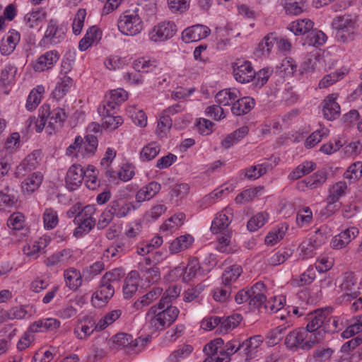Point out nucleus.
<instances>
[{
  "instance_id": "1",
  "label": "nucleus",
  "mask_w": 362,
  "mask_h": 362,
  "mask_svg": "<svg viewBox=\"0 0 362 362\" xmlns=\"http://www.w3.org/2000/svg\"><path fill=\"white\" fill-rule=\"evenodd\" d=\"M243 347V343L233 339L228 341L224 346L221 338H216L207 343L203 351L207 357L203 362H229L230 356Z\"/></svg>"
},
{
  "instance_id": "2",
  "label": "nucleus",
  "mask_w": 362,
  "mask_h": 362,
  "mask_svg": "<svg viewBox=\"0 0 362 362\" xmlns=\"http://www.w3.org/2000/svg\"><path fill=\"white\" fill-rule=\"evenodd\" d=\"M98 146V138L93 134L85 137L76 136L74 142L66 148V156L77 161L87 159L95 155Z\"/></svg>"
},
{
  "instance_id": "3",
  "label": "nucleus",
  "mask_w": 362,
  "mask_h": 362,
  "mask_svg": "<svg viewBox=\"0 0 362 362\" xmlns=\"http://www.w3.org/2000/svg\"><path fill=\"white\" fill-rule=\"evenodd\" d=\"M324 340V333H310L305 328L296 329L288 333L285 339V344L292 350L301 349H310L315 344Z\"/></svg>"
},
{
  "instance_id": "4",
  "label": "nucleus",
  "mask_w": 362,
  "mask_h": 362,
  "mask_svg": "<svg viewBox=\"0 0 362 362\" xmlns=\"http://www.w3.org/2000/svg\"><path fill=\"white\" fill-rule=\"evenodd\" d=\"M338 41L347 43L353 41L358 33V18L356 15L345 13L336 16L332 23Z\"/></svg>"
},
{
  "instance_id": "5",
  "label": "nucleus",
  "mask_w": 362,
  "mask_h": 362,
  "mask_svg": "<svg viewBox=\"0 0 362 362\" xmlns=\"http://www.w3.org/2000/svg\"><path fill=\"white\" fill-rule=\"evenodd\" d=\"M179 310L174 306L160 305L152 306L146 315V320L156 329L170 326L177 318Z\"/></svg>"
},
{
  "instance_id": "6",
  "label": "nucleus",
  "mask_w": 362,
  "mask_h": 362,
  "mask_svg": "<svg viewBox=\"0 0 362 362\" xmlns=\"http://www.w3.org/2000/svg\"><path fill=\"white\" fill-rule=\"evenodd\" d=\"M138 12L139 10L136 8L127 11L120 15L117 27L123 35L134 36L143 30V21Z\"/></svg>"
},
{
  "instance_id": "7",
  "label": "nucleus",
  "mask_w": 362,
  "mask_h": 362,
  "mask_svg": "<svg viewBox=\"0 0 362 362\" xmlns=\"http://www.w3.org/2000/svg\"><path fill=\"white\" fill-rule=\"evenodd\" d=\"M96 211L95 205H86L82 206L78 217L74 220V223L77 227L74 230V235L76 238H81L88 233L95 226L96 220L94 215Z\"/></svg>"
},
{
  "instance_id": "8",
  "label": "nucleus",
  "mask_w": 362,
  "mask_h": 362,
  "mask_svg": "<svg viewBox=\"0 0 362 362\" xmlns=\"http://www.w3.org/2000/svg\"><path fill=\"white\" fill-rule=\"evenodd\" d=\"M175 23L170 21L158 22L148 30L149 41L155 44H160L171 39L177 33Z\"/></svg>"
},
{
  "instance_id": "9",
  "label": "nucleus",
  "mask_w": 362,
  "mask_h": 362,
  "mask_svg": "<svg viewBox=\"0 0 362 362\" xmlns=\"http://www.w3.org/2000/svg\"><path fill=\"white\" fill-rule=\"evenodd\" d=\"M326 241V237L320 229L316 230L310 238L303 240L298 247L299 259H308L315 255V250L320 248Z\"/></svg>"
},
{
  "instance_id": "10",
  "label": "nucleus",
  "mask_w": 362,
  "mask_h": 362,
  "mask_svg": "<svg viewBox=\"0 0 362 362\" xmlns=\"http://www.w3.org/2000/svg\"><path fill=\"white\" fill-rule=\"evenodd\" d=\"M81 254L78 249L65 248L47 257L45 264L47 267L69 265L76 262Z\"/></svg>"
},
{
  "instance_id": "11",
  "label": "nucleus",
  "mask_w": 362,
  "mask_h": 362,
  "mask_svg": "<svg viewBox=\"0 0 362 362\" xmlns=\"http://www.w3.org/2000/svg\"><path fill=\"white\" fill-rule=\"evenodd\" d=\"M128 99V93L123 88H116L105 94V99L98 107V113L104 115L113 111Z\"/></svg>"
},
{
  "instance_id": "12",
  "label": "nucleus",
  "mask_w": 362,
  "mask_h": 362,
  "mask_svg": "<svg viewBox=\"0 0 362 362\" xmlns=\"http://www.w3.org/2000/svg\"><path fill=\"white\" fill-rule=\"evenodd\" d=\"M66 37L65 31L58 21L51 19L47 23L44 36L40 42L41 46L56 45L62 42Z\"/></svg>"
},
{
  "instance_id": "13",
  "label": "nucleus",
  "mask_w": 362,
  "mask_h": 362,
  "mask_svg": "<svg viewBox=\"0 0 362 362\" xmlns=\"http://www.w3.org/2000/svg\"><path fill=\"white\" fill-rule=\"evenodd\" d=\"M233 74L235 80L240 83H247L255 78V70L251 62L238 59L233 63Z\"/></svg>"
},
{
  "instance_id": "14",
  "label": "nucleus",
  "mask_w": 362,
  "mask_h": 362,
  "mask_svg": "<svg viewBox=\"0 0 362 362\" xmlns=\"http://www.w3.org/2000/svg\"><path fill=\"white\" fill-rule=\"evenodd\" d=\"M286 310L287 311V315H284L281 314L279 317L280 319L282 320H284L285 322L283 323L282 325H279L274 329V332L271 334V338L267 342L269 346L277 344L279 342V341L281 339V337H279L278 336H276L277 334H280L283 333L286 329L293 326V325L294 323V318L291 315V313H292V314L293 315H296L298 317L302 316L303 315V313L302 312H300L298 307H293V306L288 305L286 307Z\"/></svg>"
},
{
  "instance_id": "15",
  "label": "nucleus",
  "mask_w": 362,
  "mask_h": 362,
  "mask_svg": "<svg viewBox=\"0 0 362 362\" xmlns=\"http://www.w3.org/2000/svg\"><path fill=\"white\" fill-rule=\"evenodd\" d=\"M339 288L341 292L343 301H349L358 297L357 279L353 272H347L343 274L341 283Z\"/></svg>"
},
{
  "instance_id": "16",
  "label": "nucleus",
  "mask_w": 362,
  "mask_h": 362,
  "mask_svg": "<svg viewBox=\"0 0 362 362\" xmlns=\"http://www.w3.org/2000/svg\"><path fill=\"white\" fill-rule=\"evenodd\" d=\"M98 322H95L90 315H84L78 320L77 324L74 329V334L78 339H86L95 330L98 329Z\"/></svg>"
},
{
  "instance_id": "17",
  "label": "nucleus",
  "mask_w": 362,
  "mask_h": 362,
  "mask_svg": "<svg viewBox=\"0 0 362 362\" xmlns=\"http://www.w3.org/2000/svg\"><path fill=\"white\" fill-rule=\"evenodd\" d=\"M330 313L331 310L327 308L317 310L310 313L308 316V322L305 329L310 333H317L318 331L324 332L325 325Z\"/></svg>"
},
{
  "instance_id": "18",
  "label": "nucleus",
  "mask_w": 362,
  "mask_h": 362,
  "mask_svg": "<svg viewBox=\"0 0 362 362\" xmlns=\"http://www.w3.org/2000/svg\"><path fill=\"white\" fill-rule=\"evenodd\" d=\"M349 189L347 183L344 180L336 182L331 185L328 189L327 197V205L326 210L333 212L335 209L334 204L337 203L340 199L345 197L349 192Z\"/></svg>"
},
{
  "instance_id": "19",
  "label": "nucleus",
  "mask_w": 362,
  "mask_h": 362,
  "mask_svg": "<svg viewBox=\"0 0 362 362\" xmlns=\"http://www.w3.org/2000/svg\"><path fill=\"white\" fill-rule=\"evenodd\" d=\"M233 218V210L226 207L218 212L211 222L210 230L214 234L223 232L228 228Z\"/></svg>"
},
{
  "instance_id": "20",
  "label": "nucleus",
  "mask_w": 362,
  "mask_h": 362,
  "mask_svg": "<svg viewBox=\"0 0 362 362\" xmlns=\"http://www.w3.org/2000/svg\"><path fill=\"white\" fill-rule=\"evenodd\" d=\"M60 57L56 49L47 51L40 55L33 63V68L36 72H43L52 69Z\"/></svg>"
},
{
  "instance_id": "21",
  "label": "nucleus",
  "mask_w": 362,
  "mask_h": 362,
  "mask_svg": "<svg viewBox=\"0 0 362 362\" xmlns=\"http://www.w3.org/2000/svg\"><path fill=\"white\" fill-rule=\"evenodd\" d=\"M84 169L79 164H73L68 169L65 177V184L69 191L76 190L83 183Z\"/></svg>"
},
{
  "instance_id": "22",
  "label": "nucleus",
  "mask_w": 362,
  "mask_h": 362,
  "mask_svg": "<svg viewBox=\"0 0 362 362\" xmlns=\"http://www.w3.org/2000/svg\"><path fill=\"white\" fill-rule=\"evenodd\" d=\"M40 155L41 152L40 151H34L33 153L26 156L17 166L15 172L16 177H23L28 173L35 170L39 164Z\"/></svg>"
},
{
  "instance_id": "23",
  "label": "nucleus",
  "mask_w": 362,
  "mask_h": 362,
  "mask_svg": "<svg viewBox=\"0 0 362 362\" xmlns=\"http://www.w3.org/2000/svg\"><path fill=\"white\" fill-rule=\"evenodd\" d=\"M327 173L325 170H318L311 176L298 182V190L305 191L308 188L313 189L320 187L327 180Z\"/></svg>"
},
{
  "instance_id": "24",
  "label": "nucleus",
  "mask_w": 362,
  "mask_h": 362,
  "mask_svg": "<svg viewBox=\"0 0 362 362\" xmlns=\"http://www.w3.org/2000/svg\"><path fill=\"white\" fill-rule=\"evenodd\" d=\"M210 33L211 30L207 26L197 24L185 29L182 33V38L187 43L197 42L206 38Z\"/></svg>"
},
{
  "instance_id": "25",
  "label": "nucleus",
  "mask_w": 362,
  "mask_h": 362,
  "mask_svg": "<svg viewBox=\"0 0 362 362\" xmlns=\"http://www.w3.org/2000/svg\"><path fill=\"white\" fill-rule=\"evenodd\" d=\"M337 93H332L327 95L322 102V112L327 120H334L340 115V106L337 102Z\"/></svg>"
},
{
  "instance_id": "26",
  "label": "nucleus",
  "mask_w": 362,
  "mask_h": 362,
  "mask_svg": "<svg viewBox=\"0 0 362 362\" xmlns=\"http://www.w3.org/2000/svg\"><path fill=\"white\" fill-rule=\"evenodd\" d=\"M21 35L18 32L11 30L1 40L0 52L3 56L10 55L15 50L20 42Z\"/></svg>"
},
{
  "instance_id": "27",
  "label": "nucleus",
  "mask_w": 362,
  "mask_h": 362,
  "mask_svg": "<svg viewBox=\"0 0 362 362\" xmlns=\"http://www.w3.org/2000/svg\"><path fill=\"white\" fill-rule=\"evenodd\" d=\"M358 230L355 227H351L341 231L332 239L330 243L331 247L334 250L344 248L358 235Z\"/></svg>"
},
{
  "instance_id": "28",
  "label": "nucleus",
  "mask_w": 362,
  "mask_h": 362,
  "mask_svg": "<svg viewBox=\"0 0 362 362\" xmlns=\"http://www.w3.org/2000/svg\"><path fill=\"white\" fill-rule=\"evenodd\" d=\"M175 274L182 276L184 282H189L200 272V265L197 259L194 258L188 262L186 267H177L175 269Z\"/></svg>"
},
{
  "instance_id": "29",
  "label": "nucleus",
  "mask_w": 362,
  "mask_h": 362,
  "mask_svg": "<svg viewBox=\"0 0 362 362\" xmlns=\"http://www.w3.org/2000/svg\"><path fill=\"white\" fill-rule=\"evenodd\" d=\"M51 242L48 235H43L37 240H31L23 247V252L29 257H37L39 252L45 249Z\"/></svg>"
},
{
  "instance_id": "30",
  "label": "nucleus",
  "mask_w": 362,
  "mask_h": 362,
  "mask_svg": "<svg viewBox=\"0 0 362 362\" xmlns=\"http://www.w3.org/2000/svg\"><path fill=\"white\" fill-rule=\"evenodd\" d=\"M64 283L69 290L76 291L83 284V276L79 269L75 267H69L64 271Z\"/></svg>"
},
{
  "instance_id": "31",
  "label": "nucleus",
  "mask_w": 362,
  "mask_h": 362,
  "mask_svg": "<svg viewBox=\"0 0 362 362\" xmlns=\"http://www.w3.org/2000/svg\"><path fill=\"white\" fill-rule=\"evenodd\" d=\"M115 288L112 284L100 283L99 288L93 294L92 302L95 305L103 306L114 295Z\"/></svg>"
},
{
  "instance_id": "32",
  "label": "nucleus",
  "mask_w": 362,
  "mask_h": 362,
  "mask_svg": "<svg viewBox=\"0 0 362 362\" xmlns=\"http://www.w3.org/2000/svg\"><path fill=\"white\" fill-rule=\"evenodd\" d=\"M250 305L254 308H259L266 303V287L264 283L257 282L250 288Z\"/></svg>"
},
{
  "instance_id": "33",
  "label": "nucleus",
  "mask_w": 362,
  "mask_h": 362,
  "mask_svg": "<svg viewBox=\"0 0 362 362\" xmlns=\"http://www.w3.org/2000/svg\"><path fill=\"white\" fill-rule=\"evenodd\" d=\"M241 96L240 92L236 88H225L218 91L215 95L216 102L223 106H233V104Z\"/></svg>"
},
{
  "instance_id": "34",
  "label": "nucleus",
  "mask_w": 362,
  "mask_h": 362,
  "mask_svg": "<svg viewBox=\"0 0 362 362\" xmlns=\"http://www.w3.org/2000/svg\"><path fill=\"white\" fill-rule=\"evenodd\" d=\"M233 185H228L227 184L223 185L221 187L215 189L211 193L204 196L200 200V206L207 208L212 204H215L225 193V192H230L234 189Z\"/></svg>"
},
{
  "instance_id": "35",
  "label": "nucleus",
  "mask_w": 362,
  "mask_h": 362,
  "mask_svg": "<svg viewBox=\"0 0 362 362\" xmlns=\"http://www.w3.org/2000/svg\"><path fill=\"white\" fill-rule=\"evenodd\" d=\"M288 229L286 223H281L268 232L264 238V243L267 246H274L281 241Z\"/></svg>"
},
{
  "instance_id": "36",
  "label": "nucleus",
  "mask_w": 362,
  "mask_h": 362,
  "mask_svg": "<svg viewBox=\"0 0 362 362\" xmlns=\"http://www.w3.org/2000/svg\"><path fill=\"white\" fill-rule=\"evenodd\" d=\"M194 242V237L190 234L182 235L174 239L170 244L169 251L171 254H177L188 250Z\"/></svg>"
},
{
  "instance_id": "37",
  "label": "nucleus",
  "mask_w": 362,
  "mask_h": 362,
  "mask_svg": "<svg viewBox=\"0 0 362 362\" xmlns=\"http://www.w3.org/2000/svg\"><path fill=\"white\" fill-rule=\"evenodd\" d=\"M108 206L115 216L117 218H124L127 216L131 211L136 209L139 206H135L133 203L127 202L120 199L112 201Z\"/></svg>"
},
{
  "instance_id": "38",
  "label": "nucleus",
  "mask_w": 362,
  "mask_h": 362,
  "mask_svg": "<svg viewBox=\"0 0 362 362\" xmlns=\"http://www.w3.org/2000/svg\"><path fill=\"white\" fill-rule=\"evenodd\" d=\"M161 186L157 182H151L142 187L136 194V201L141 203L148 201L155 197L160 190Z\"/></svg>"
},
{
  "instance_id": "39",
  "label": "nucleus",
  "mask_w": 362,
  "mask_h": 362,
  "mask_svg": "<svg viewBox=\"0 0 362 362\" xmlns=\"http://www.w3.org/2000/svg\"><path fill=\"white\" fill-rule=\"evenodd\" d=\"M112 342L115 349H124L132 351L137 346L136 339H134L132 335L127 333H118L112 337Z\"/></svg>"
},
{
  "instance_id": "40",
  "label": "nucleus",
  "mask_w": 362,
  "mask_h": 362,
  "mask_svg": "<svg viewBox=\"0 0 362 362\" xmlns=\"http://www.w3.org/2000/svg\"><path fill=\"white\" fill-rule=\"evenodd\" d=\"M255 105V100L251 97L238 98L233 104L231 112L237 116L244 115L250 112Z\"/></svg>"
},
{
  "instance_id": "41",
  "label": "nucleus",
  "mask_w": 362,
  "mask_h": 362,
  "mask_svg": "<svg viewBox=\"0 0 362 362\" xmlns=\"http://www.w3.org/2000/svg\"><path fill=\"white\" fill-rule=\"evenodd\" d=\"M101 37V32L96 26L90 27L83 37L79 41L78 49L81 52L86 51L91 45L98 41Z\"/></svg>"
},
{
  "instance_id": "42",
  "label": "nucleus",
  "mask_w": 362,
  "mask_h": 362,
  "mask_svg": "<svg viewBox=\"0 0 362 362\" xmlns=\"http://www.w3.org/2000/svg\"><path fill=\"white\" fill-rule=\"evenodd\" d=\"M276 44V36L274 33L267 35L258 44L256 48V54L259 57H269L272 50Z\"/></svg>"
},
{
  "instance_id": "43",
  "label": "nucleus",
  "mask_w": 362,
  "mask_h": 362,
  "mask_svg": "<svg viewBox=\"0 0 362 362\" xmlns=\"http://www.w3.org/2000/svg\"><path fill=\"white\" fill-rule=\"evenodd\" d=\"M162 293L163 288L160 287H154L135 301L134 307L137 310H142L144 307L149 305L154 300L159 298Z\"/></svg>"
},
{
  "instance_id": "44",
  "label": "nucleus",
  "mask_w": 362,
  "mask_h": 362,
  "mask_svg": "<svg viewBox=\"0 0 362 362\" xmlns=\"http://www.w3.org/2000/svg\"><path fill=\"white\" fill-rule=\"evenodd\" d=\"M185 217V214L182 212L174 214L161 225L160 230L167 234L173 233L183 225Z\"/></svg>"
},
{
  "instance_id": "45",
  "label": "nucleus",
  "mask_w": 362,
  "mask_h": 362,
  "mask_svg": "<svg viewBox=\"0 0 362 362\" xmlns=\"http://www.w3.org/2000/svg\"><path fill=\"white\" fill-rule=\"evenodd\" d=\"M313 28V23L308 18L297 19L290 23L287 28L295 35H305L309 33Z\"/></svg>"
},
{
  "instance_id": "46",
  "label": "nucleus",
  "mask_w": 362,
  "mask_h": 362,
  "mask_svg": "<svg viewBox=\"0 0 362 362\" xmlns=\"http://www.w3.org/2000/svg\"><path fill=\"white\" fill-rule=\"evenodd\" d=\"M73 85V79L68 76H63L59 78L55 88L52 91V96L56 100H61L70 90Z\"/></svg>"
},
{
  "instance_id": "47",
  "label": "nucleus",
  "mask_w": 362,
  "mask_h": 362,
  "mask_svg": "<svg viewBox=\"0 0 362 362\" xmlns=\"http://www.w3.org/2000/svg\"><path fill=\"white\" fill-rule=\"evenodd\" d=\"M249 132L247 126H243L232 133L228 134L221 141V146L228 149L241 141Z\"/></svg>"
},
{
  "instance_id": "48",
  "label": "nucleus",
  "mask_w": 362,
  "mask_h": 362,
  "mask_svg": "<svg viewBox=\"0 0 362 362\" xmlns=\"http://www.w3.org/2000/svg\"><path fill=\"white\" fill-rule=\"evenodd\" d=\"M315 269L310 265L307 269L300 276H293L291 285L296 287H300L311 284L316 279Z\"/></svg>"
},
{
  "instance_id": "49",
  "label": "nucleus",
  "mask_w": 362,
  "mask_h": 362,
  "mask_svg": "<svg viewBox=\"0 0 362 362\" xmlns=\"http://www.w3.org/2000/svg\"><path fill=\"white\" fill-rule=\"evenodd\" d=\"M139 274L136 271H132L125 279L123 293L125 298H131L137 291Z\"/></svg>"
},
{
  "instance_id": "50",
  "label": "nucleus",
  "mask_w": 362,
  "mask_h": 362,
  "mask_svg": "<svg viewBox=\"0 0 362 362\" xmlns=\"http://www.w3.org/2000/svg\"><path fill=\"white\" fill-rule=\"evenodd\" d=\"M43 175L40 172H35L29 175L22 182L21 187L23 192L33 193L39 188L42 184Z\"/></svg>"
},
{
  "instance_id": "51",
  "label": "nucleus",
  "mask_w": 362,
  "mask_h": 362,
  "mask_svg": "<svg viewBox=\"0 0 362 362\" xmlns=\"http://www.w3.org/2000/svg\"><path fill=\"white\" fill-rule=\"evenodd\" d=\"M45 93L43 85H37L30 92L25 104V107L29 111L34 110L41 102L42 95Z\"/></svg>"
},
{
  "instance_id": "52",
  "label": "nucleus",
  "mask_w": 362,
  "mask_h": 362,
  "mask_svg": "<svg viewBox=\"0 0 362 362\" xmlns=\"http://www.w3.org/2000/svg\"><path fill=\"white\" fill-rule=\"evenodd\" d=\"M349 72V69L341 67V69L325 76L319 82V88H326L338 81L342 79Z\"/></svg>"
},
{
  "instance_id": "53",
  "label": "nucleus",
  "mask_w": 362,
  "mask_h": 362,
  "mask_svg": "<svg viewBox=\"0 0 362 362\" xmlns=\"http://www.w3.org/2000/svg\"><path fill=\"white\" fill-rule=\"evenodd\" d=\"M46 18V13L42 8H38L27 13L25 21L28 27L30 28H40Z\"/></svg>"
},
{
  "instance_id": "54",
  "label": "nucleus",
  "mask_w": 362,
  "mask_h": 362,
  "mask_svg": "<svg viewBox=\"0 0 362 362\" xmlns=\"http://www.w3.org/2000/svg\"><path fill=\"white\" fill-rule=\"evenodd\" d=\"M160 151V146L158 142H149L141 148L139 153V159L142 162H148L153 160Z\"/></svg>"
},
{
  "instance_id": "55",
  "label": "nucleus",
  "mask_w": 362,
  "mask_h": 362,
  "mask_svg": "<svg viewBox=\"0 0 362 362\" xmlns=\"http://www.w3.org/2000/svg\"><path fill=\"white\" fill-rule=\"evenodd\" d=\"M67 118L64 109L56 107L51 110L49 107V114L48 117V127L54 129L62 127Z\"/></svg>"
},
{
  "instance_id": "56",
  "label": "nucleus",
  "mask_w": 362,
  "mask_h": 362,
  "mask_svg": "<svg viewBox=\"0 0 362 362\" xmlns=\"http://www.w3.org/2000/svg\"><path fill=\"white\" fill-rule=\"evenodd\" d=\"M270 215L267 211L258 212L247 221V228L251 232L257 231L263 227L269 220Z\"/></svg>"
},
{
  "instance_id": "57",
  "label": "nucleus",
  "mask_w": 362,
  "mask_h": 362,
  "mask_svg": "<svg viewBox=\"0 0 362 362\" xmlns=\"http://www.w3.org/2000/svg\"><path fill=\"white\" fill-rule=\"evenodd\" d=\"M241 320L242 316L240 314H234L226 317H221L218 327L219 332L226 334L230 332L238 327Z\"/></svg>"
},
{
  "instance_id": "58",
  "label": "nucleus",
  "mask_w": 362,
  "mask_h": 362,
  "mask_svg": "<svg viewBox=\"0 0 362 362\" xmlns=\"http://www.w3.org/2000/svg\"><path fill=\"white\" fill-rule=\"evenodd\" d=\"M98 170L92 165H88L84 170V179L86 186L91 190L96 189L100 186L98 180Z\"/></svg>"
},
{
  "instance_id": "59",
  "label": "nucleus",
  "mask_w": 362,
  "mask_h": 362,
  "mask_svg": "<svg viewBox=\"0 0 362 362\" xmlns=\"http://www.w3.org/2000/svg\"><path fill=\"white\" fill-rule=\"evenodd\" d=\"M315 168L316 164L314 162L309 160L303 162L289 173L288 178L293 180H298L310 173Z\"/></svg>"
},
{
  "instance_id": "60",
  "label": "nucleus",
  "mask_w": 362,
  "mask_h": 362,
  "mask_svg": "<svg viewBox=\"0 0 362 362\" xmlns=\"http://www.w3.org/2000/svg\"><path fill=\"white\" fill-rule=\"evenodd\" d=\"M158 65L156 59L149 57L139 58L134 62V68L138 72L153 71Z\"/></svg>"
},
{
  "instance_id": "61",
  "label": "nucleus",
  "mask_w": 362,
  "mask_h": 362,
  "mask_svg": "<svg viewBox=\"0 0 362 362\" xmlns=\"http://www.w3.org/2000/svg\"><path fill=\"white\" fill-rule=\"evenodd\" d=\"M263 342V337L261 335H256L243 342V348L247 356L250 358L254 357L257 349Z\"/></svg>"
},
{
  "instance_id": "62",
  "label": "nucleus",
  "mask_w": 362,
  "mask_h": 362,
  "mask_svg": "<svg viewBox=\"0 0 362 362\" xmlns=\"http://www.w3.org/2000/svg\"><path fill=\"white\" fill-rule=\"evenodd\" d=\"M282 6L288 15L297 16L304 11L305 3L303 0H282Z\"/></svg>"
},
{
  "instance_id": "63",
  "label": "nucleus",
  "mask_w": 362,
  "mask_h": 362,
  "mask_svg": "<svg viewBox=\"0 0 362 362\" xmlns=\"http://www.w3.org/2000/svg\"><path fill=\"white\" fill-rule=\"evenodd\" d=\"M172 124V119L169 115H163L162 113L157 121L156 134L158 137L160 139L166 137L171 129Z\"/></svg>"
},
{
  "instance_id": "64",
  "label": "nucleus",
  "mask_w": 362,
  "mask_h": 362,
  "mask_svg": "<svg viewBox=\"0 0 362 362\" xmlns=\"http://www.w3.org/2000/svg\"><path fill=\"white\" fill-rule=\"evenodd\" d=\"M362 176V162L357 161L352 163L344 172L343 177L349 180V183H354Z\"/></svg>"
}]
</instances>
